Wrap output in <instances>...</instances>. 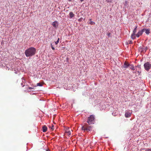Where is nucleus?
Here are the masks:
<instances>
[{
	"instance_id": "nucleus-1",
	"label": "nucleus",
	"mask_w": 151,
	"mask_h": 151,
	"mask_svg": "<svg viewBox=\"0 0 151 151\" xmlns=\"http://www.w3.org/2000/svg\"><path fill=\"white\" fill-rule=\"evenodd\" d=\"M36 49L33 47H31L25 50V54L26 57H31L35 55Z\"/></svg>"
},
{
	"instance_id": "nucleus-2",
	"label": "nucleus",
	"mask_w": 151,
	"mask_h": 151,
	"mask_svg": "<svg viewBox=\"0 0 151 151\" xmlns=\"http://www.w3.org/2000/svg\"><path fill=\"white\" fill-rule=\"evenodd\" d=\"M81 129L84 131L88 132L89 131L92 130V127L89 125L87 124H86L82 126Z\"/></svg>"
},
{
	"instance_id": "nucleus-3",
	"label": "nucleus",
	"mask_w": 151,
	"mask_h": 151,
	"mask_svg": "<svg viewBox=\"0 0 151 151\" xmlns=\"http://www.w3.org/2000/svg\"><path fill=\"white\" fill-rule=\"evenodd\" d=\"M94 116L93 115H91L88 118L87 122L88 123V124H91L93 123V122H94Z\"/></svg>"
},
{
	"instance_id": "nucleus-4",
	"label": "nucleus",
	"mask_w": 151,
	"mask_h": 151,
	"mask_svg": "<svg viewBox=\"0 0 151 151\" xmlns=\"http://www.w3.org/2000/svg\"><path fill=\"white\" fill-rule=\"evenodd\" d=\"M144 66L145 69L146 70L148 71L151 67V64L149 62H147L144 64Z\"/></svg>"
},
{
	"instance_id": "nucleus-5",
	"label": "nucleus",
	"mask_w": 151,
	"mask_h": 151,
	"mask_svg": "<svg viewBox=\"0 0 151 151\" xmlns=\"http://www.w3.org/2000/svg\"><path fill=\"white\" fill-rule=\"evenodd\" d=\"M148 48L147 47H144L143 46H140L138 49L139 51L141 52L145 53V52Z\"/></svg>"
},
{
	"instance_id": "nucleus-6",
	"label": "nucleus",
	"mask_w": 151,
	"mask_h": 151,
	"mask_svg": "<svg viewBox=\"0 0 151 151\" xmlns=\"http://www.w3.org/2000/svg\"><path fill=\"white\" fill-rule=\"evenodd\" d=\"M68 127L66 128L65 129V134L68 136H70L71 135L70 131Z\"/></svg>"
},
{
	"instance_id": "nucleus-7",
	"label": "nucleus",
	"mask_w": 151,
	"mask_h": 151,
	"mask_svg": "<svg viewBox=\"0 0 151 151\" xmlns=\"http://www.w3.org/2000/svg\"><path fill=\"white\" fill-rule=\"evenodd\" d=\"M143 33V31L142 29V30H139L138 33L135 34V35L136 37H138L142 35Z\"/></svg>"
},
{
	"instance_id": "nucleus-8",
	"label": "nucleus",
	"mask_w": 151,
	"mask_h": 151,
	"mask_svg": "<svg viewBox=\"0 0 151 151\" xmlns=\"http://www.w3.org/2000/svg\"><path fill=\"white\" fill-rule=\"evenodd\" d=\"M131 112H129V111H127L125 112V116L126 118L129 117L131 116Z\"/></svg>"
},
{
	"instance_id": "nucleus-9",
	"label": "nucleus",
	"mask_w": 151,
	"mask_h": 151,
	"mask_svg": "<svg viewBox=\"0 0 151 151\" xmlns=\"http://www.w3.org/2000/svg\"><path fill=\"white\" fill-rule=\"evenodd\" d=\"M58 22L57 21H55L52 22V25H53V27L55 28H56L58 26Z\"/></svg>"
},
{
	"instance_id": "nucleus-10",
	"label": "nucleus",
	"mask_w": 151,
	"mask_h": 151,
	"mask_svg": "<svg viewBox=\"0 0 151 151\" xmlns=\"http://www.w3.org/2000/svg\"><path fill=\"white\" fill-rule=\"evenodd\" d=\"M143 32H145L146 34L148 35L150 33V29H142Z\"/></svg>"
},
{
	"instance_id": "nucleus-11",
	"label": "nucleus",
	"mask_w": 151,
	"mask_h": 151,
	"mask_svg": "<svg viewBox=\"0 0 151 151\" xmlns=\"http://www.w3.org/2000/svg\"><path fill=\"white\" fill-rule=\"evenodd\" d=\"M137 26L136 25L135 28H134V29L133 31V33L132 35V36H133L134 35H135V34H136L135 33L137 32Z\"/></svg>"
},
{
	"instance_id": "nucleus-12",
	"label": "nucleus",
	"mask_w": 151,
	"mask_h": 151,
	"mask_svg": "<svg viewBox=\"0 0 151 151\" xmlns=\"http://www.w3.org/2000/svg\"><path fill=\"white\" fill-rule=\"evenodd\" d=\"M129 65V64L127 62H125L124 63L123 67L124 68H128Z\"/></svg>"
},
{
	"instance_id": "nucleus-13",
	"label": "nucleus",
	"mask_w": 151,
	"mask_h": 151,
	"mask_svg": "<svg viewBox=\"0 0 151 151\" xmlns=\"http://www.w3.org/2000/svg\"><path fill=\"white\" fill-rule=\"evenodd\" d=\"M47 127L45 125H44L42 127V130L43 132H46L47 131Z\"/></svg>"
},
{
	"instance_id": "nucleus-14",
	"label": "nucleus",
	"mask_w": 151,
	"mask_h": 151,
	"mask_svg": "<svg viewBox=\"0 0 151 151\" xmlns=\"http://www.w3.org/2000/svg\"><path fill=\"white\" fill-rule=\"evenodd\" d=\"M75 14L72 12H71L69 13L70 18H71L74 17Z\"/></svg>"
},
{
	"instance_id": "nucleus-15",
	"label": "nucleus",
	"mask_w": 151,
	"mask_h": 151,
	"mask_svg": "<svg viewBox=\"0 0 151 151\" xmlns=\"http://www.w3.org/2000/svg\"><path fill=\"white\" fill-rule=\"evenodd\" d=\"M129 68L130 69L133 70H134L135 69L133 65L129 64Z\"/></svg>"
},
{
	"instance_id": "nucleus-16",
	"label": "nucleus",
	"mask_w": 151,
	"mask_h": 151,
	"mask_svg": "<svg viewBox=\"0 0 151 151\" xmlns=\"http://www.w3.org/2000/svg\"><path fill=\"white\" fill-rule=\"evenodd\" d=\"M49 127L50 128H51V129H52V130H53L54 129V126L53 125H52V127H51V126H49Z\"/></svg>"
},
{
	"instance_id": "nucleus-17",
	"label": "nucleus",
	"mask_w": 151,
	"mask_h": 151,
	"mask_svg": "<svg viewBox=\"0 0 151 151\" xmlns=\"http://www.w3.org/2000/svg\"><path fill=\"white\" fill-rule=\"evenodd\" d=\"M53 43H52V44H51V48H52V49L53 50H55V48L53 46Z\"/></svg>"
},
{
	"instance_id": "nucleus-18",
	"label": "nucleus",
	"mask_w": 151,
	"mask_h": 151,
	"mask_svg": "<svg viewBox=\"0 0 151 151\" xmlns=\"http://www.w3.org/2000/svg\"><path fill=\"white\" fill-rule=\"evenodd\" d=\"M37 86H42V84L41 83H37Z\"/></svg>"
},
{
	"instance_id": "nucleus-19",
	"label": "nucleus",
	"mask_w": 151,
	"mask_h": 151,
	"mask_svg": "<svg viewBox=\"0 0 151 151\" xmlns=\"http://www.w3.org/2000/svg\"><path fill=\"white\" fill-rule=\"evenodd\" d=\"M89 24L91 25L94 24H95V23L92 21H90L89 22Z\"/></svg>"
},
{
	"instance_id": "nucleus-20",
	"label": "nucleus",
	"mask_w": 151,
	"mask_h": 151,
	"mask_svg": "<svg viewBox=\"0 0 151 151\" xmlns=\"http://www.w3.org/2000/svg\"><path fill=\"white\" fill-rule=\"evenodd\" d=\"M132 40H130L128 41V42H127V44H132Z\"/></svg>"
},
{
	"instance_id": "nucleus-21",
	"label": "nucleus",
	"mask_w": 151,
	"mask_h": 151,
	"mask_svg": "<svg viewBox=\"0 0 151 151\" xmlns=\"http://www.w3.org/2000/svg\"><path fill=\"white\" fill-rule=\"evenodd\" d=\"M59 38H58V40L56 41L55 42V43L56 45H57L58 43L59 42Z\"/></svg>"
},
{
	"instance_id": "nucleus-22",
	"label": "nucleus",
	"mask_w": 151,
	"mask_h": 151,
	"mask_svg": "<svg viewBox=\"0 0 151 151\" xmlns=\"http://www.w3.org/2000/svg\"><path fill=\"white\" fill-rule=\"evenodd\" d=\"M145 151H151V149H146Z\"/></svg>"
},
{
	"instance_id": "nucleus-23",
	"label": "nucleus",
	"mask_w": 151,
	"mask_h": 151,
	"mask_svg": "<svg viewBox=\"0 0 151 151\" xmlns=\"http://www.w3.org/2000/svg\"><path fill=\"white\" fill-rule=\"evenodd\" d=\"M28 89H33L34 88L32 87H29L28 88Z\"/></svg>"
},
{
	"instance_id": "nucleus-24",
	"label": "nucleus",
	"mask_w": 151,
	"mask_h": 151,
	"mask_svg": "<svg viewBox=\"0 0 151 151\" xmlns=\"http://www.w3.org/2000/svg\"><path fill=\"white\" fill-rule=\"evenodd\" d=\"M82 19H83V18H82V17H81V18H80L79 19V20H78V21H80V22H81V21L82 20Z\"/></svg>"
},
{
	"instance_id": "nucleus-25",
	"label": "nucleus",
	"mask_w": 151,
	"mask_h": 151,
	"mask_svg": "<svg viewBox=\"0 0 151 151\" xmlns=\"http://www.w3.org/2000/svg\"><path fill=\"white\" fill-rule=\"evenodd\" d=\"M107 35L108 37H110L111 36L110 35H111V34L110 33H108Z\"/></svg>"
},
{
	"instance_id": "nucleus-26",
	"label": "nucleus",
	"mask_w": 151,
	"mask_h": 151,
	"mask_svg": "<svg viewBox=\"0 0 151 151\" xmlns=\"http://www.w3.org/2000/svg\"><path fill=\"white\" fill-rule=\"evenodd\" d=\"M106 0V1L107 2H111L112 0Z\"/></svg>"
},
{
	"instance_id": "nucleus-27",
	"label": "nucleus",
	"mask_w": 151,
	"mask_h": 151,
	"mask_svg": "<svg viewBox=\"0 0 151 151\" xmlns=\"http://www.w3.org/2000/svg\"><path fill=\"white\" fill-rule=\"evenodd\" d=\"M21 85L22 86V87H23L24 86V85H23V83H22L21 84Z\"/></svg>"
},
{
	"instance_id": "nucleus-28",
	"label": "nucleus",
	"mask_w": 151,
	"mask_h": 151,
	"mask_svg": "<svg viewBox=\"0 0 151 151\" xmlns=\"http://www.w3.org/2000/svg\"><path fill=\"white\" fill-rule=\"evenodd\" d=\"M84 0H80L82 2Z\"/></svg>"
},
{
	"instance_id": "nucleus-29",
	"label": "nucleus",
	"mask_w": 151,
	"mask_h": 151,
	"mask_svg": "<svg viewBox=\"0 0 151 151\" xmlns=\"http://www.w3.org/2000/svg\"><path fill=\"white\" fill-rule=\"evenodd\" d=\"M125 3H126V4H127V1H125Z\"/></svg>"
},
{
	"instance_id": "nucleus-30",
	"label": "nucleus",
	"mask_w": 151,
	"mask_h": 151,
	"mask_svg": "<svg viewBox=\"0 0 151 151\" xmlns=\"http://www.w3.org/2000/svg\"><path fill=\"white\" fill-rule=\"evenodd\" d=\"M49 150H47L46 151H49Z\"/></svg>"
},
{
	"instance_id": "nucleus-31",
	"label": "nucleus",
	"mask_w": 151,
	"mask_h": 151,
	"mask_svg": "<svg viewBox=\"0 0 151 151\" xmlns=\"http://www.w3.org/2000/svg\"><path fill=\"white\" fill-rule=\"evenodd\" d=\"M72 0H69L70 1Z\"/></svg>"
}]
</instances>
